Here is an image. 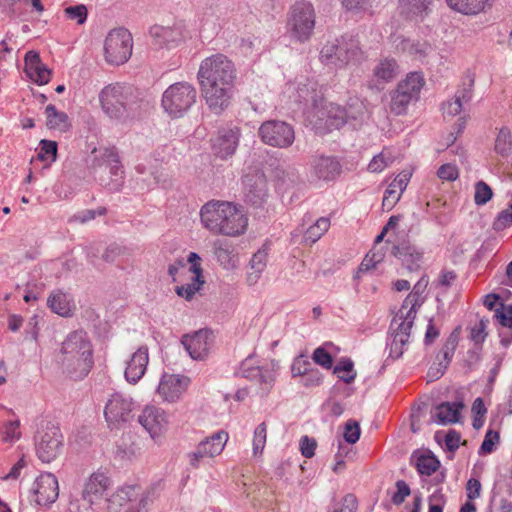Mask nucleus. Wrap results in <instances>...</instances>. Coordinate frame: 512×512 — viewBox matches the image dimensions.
<instances>
[{
  "instance_id": "59",
  "label": "nucleus",
  "mask_w": 512,
  "mask_h": 512,
  "mask_svg": "<svg viewBox=\"0 0 512 512\" xmlns=\"http://www.w3.org/2000/svg\"><path fill=\"white\" fill-rule=\"evenodd\" d=\"M499 441V433L497 431L488 430L484 441L481 444L479 453L480 454H488L491 453L494 449L495 443Z\"/></svg>"
},
{
  "instance_id": "6",
  "label": "nucleus",
  "mask_w": 512,
  "mask_h": 512,
  "mask_svg": "<svg viewBox=\"0 0 512 512\" xmlns=\"http://www.w3.org/2000/svg\"><path fill=\"white\" fill-rule=\"evenodd\" d=\"M315 10L309 2L295 3L288 13L287 31L290 37L300 43L308 41L315 28Z\"/></svg>"
},
{
  "instance_id": "10",
  "label": "nucleus",
  "mask_w": 512,
  "mask_h": 512,
  "mask_svg": "<svg viewBox=\"0 0 512 512\" xmlns=\"http://www.w3.org/2000/svg\"><path fill=\"white\" fill-rule=\"evenodd\" d=\"M363 109V104L358 100L349 104L348 109L330 102L325 103L317 110V117L328 130L339 129L348 119H358L363 113Z\"/></svg>"
},
{
  "instance_id": "63",
  "label": "nucleus",
  "mask_w": 512,
  "mask_h": 512,
  "mask_svg": "<svg viewBox=\"0 0 512 512\" xmlns=\"http://www.w3.org/2000/svg\"><path fill=\"white\" fill-rule=\"evenodd\" d=\"M512 224V212L510 209L501 211L493 223V228L497 231L503 230Z\"/></svg>"
},
{
  "instance_id": "54",
  "label": "nucleus",
  "mask_w": 512,
  "mask_h": 512,
  "mask_svg": "<svg viewBox=\"0 0 512 512\" xmlns=\"http://www.w3.org/2000/svg\"><path fill=\"white\" fill-rule=\"evenodd\" d=\"M323 376L322 373L317 369L313 368L305 375H303L298 383L306 388L319 386L322 382Z\"/></svg>"
},
{
  "instance_id": "36",
  "label": "nucleus",
  "mask_w": 512,
  "mask_h": 512,
  "mask_svg": "<svg viewBox=\"0 0 512 512\" xmlns=\"http://www.w3.org/2000/svg\"><path fill=\"white\" fill-rule=\"evenodd\" d=\"M432 0H400L401 13L410 19H422L428 14Z\"/></svg>"
},
{
  "instance_id": "28",
  "label": "nucleus",
  "mask_w": 512,
  "mask_h": 512,
  "mask_svg": "<svg viewBox=\"0 0 512 512\" xmlns=\"http://www.w3.org/2000/svg\"><path fill=\"white\" fill-rule=\"evenodd\" d=\"M25 71L31 80L39 85L47 84L50 80L51 70L41 62L38 52L28 51L24 58Z\"/></svg>"
},
{
  "instance_id": "27",
  "label": "nucleus",
  "mask_w": 512,
  "mask_h": 512,
  "mask_svg": "<svg viewBox=\"0 0 512 512\" xmlns=\"http://www.w3.org/2000/svg\"><path fill=\"white\" fill-rule=\"evenodd\" d=\"M149 362L148 348L142 346L135 351L127 362L124 372L129 383L136 384L145 374Z\"/></svg>"
},
{
  "instance_id": "9",
  "label": "nucleus",
  "mask_w": 512,
  "mask_h": 512,
  "mask_svg": "<svg viewBox=\"0 0 512 512\" xmlns=\"http://www.w3.org/2000/svg\"><path fill=\"white\" fill-rule=\"evenodd\" d=\"M423 78L418 73H410L401 81L391 93L390 110L395 115H403L407 112L410 103L419 98Z\"/></svg>"
},
{
  "instance_id": "7",
  "label": "nucleus",
  "mask_w": 512,
  "mask_h": 512,
  "mask_svg": "<svg viewBox=\"0 0 512 512\" xmlns=\"http://www.w3.org/2000/svg\"><path fill=\"white\" fill-rule=\"evenodd\" d=\"M196 89L187 82L170 85L163 93L162 106L173 118L182 117L195 103Z\"/></svg>"
},
{
  "instance_id": "19",
  "label": "nucleus",
  "mask_w": 512,
  "mask_h": 512,
  "mask_svg": "<svg viewBox=\"0 0 512 512\" xmlns=\"http://www.w3.org/2000/svg\"><path fill=\"white\" fill-rule=\"evenodd\" d=\"M244 198L254 207H260L268 197L267 179L262 172L247 174L243 178Z\"/></svg>"
},
{
  "instance_id": "55",
  "label": "nucleus",
  "mask_w": 512,
  "mask_h": 512,
  "mask_svg": "<svg viewBox=\"0 0 512 512\" xmlns=\"http://www.w3.org/2000/svg\"><path fill=\"white\" fill-rule=\"evenodd\" d=\"M489 324V319L481 318L474 327L471 328V339L474 343L480 344L484 342L487 336V326Z\"/></svg>"
},
{
  "instance_id": "33",
  "label": "nucleus",
  "mask_w": 512,
  "mask_h": 512,
  "mask_svg": "<svg viewBox=\"0 0 512 512\" xmlns=\"http://www.w3.org/2000/svg\"><path fill=\"white\" fill-rule=\"evenodd\" d=\"M99 157H101L103 161L107 163V168H109L111 176L114 177L112 180V189L118 190L121 186V180L123 178V167L120 163L118 154L113 149L104 148L100 151Z\"/></svg>"
},
{
  "instance_id": "40",
  "label": "nucleus",
  "mask_w": 512,
  "mask_h": 512,
  "mask_svg": "<svg viewBox=\"0 0 512 512\" xmlns=\"http://www.w3.org/2000/svg\"><path fill=\"white\" fill-rule=\"evenodd\" d=\"M427 285L428 278L424 275L418 280V282L413 287V291L403 301V308L407 309L409 307L417 310V308H419L423 303L421 296L426 290Z\"/></svg>"
},
{
  "instance_id": "1",
  "label": "nucleus",
  "mask_w": 512,
  "mask_h": 512,
  "mask_svg": "<svg viewBox=\"0 0 512 512\" xmlns=\"http://www.w3.org/2000/svg\"><path fill=\"white\" fill-rule=\"evenodd\" d=\"M198 79L208 107L217 114L227 109L236 79L234 63L223 54L207 57L200 64Z\"/></svg>"
},
{
  "instance_id": "45",
  "label": "nucleus",
  "mask_w": 512,
  "mask_h": 512,
  "mask_svg": "<svg viewBox=\"0 0 512 512\" xmlns=\"http://www.w3.org/2000/svg\"><path fill=\"white\" fill-rule=\"evenodd\" d=\"M512 150L511 132L507 127H502L495 140V151L502 155L507 156Z\"/></svg>"
},
{
  "instance_id": "25",
  "label": "nucleus",
  "mask_w": 512,
  "mask_h": 512,
  "mask_svg": "<svg viewBox=\"0 0 512 512\" xmlns=\"http://www.w3.org/2000/svg\"><path fill=\"white\" fill-rule=\"evenodd\" d=\"M210 336L211 332L201 329L193 335H184L181 343L191 358L195 360H202L208 355L211 345L209 341Z\"/></svg>"
},
{
  "instance_id": "47",
  "label": "nucleus",
  "mask_w": 512,
  "mask_h": 512,
  "mask_svg": "<svg viewBox=\"0 0 512 512\" xmlns=\"http://www.w3.org/2000/svg\"><path fill=\"white\" fill-rule=\"evenodd\" d=\"M439 460L433 455H421L418 457L416 466L420 474L430 476L439 467Z\"/></svg>"
},
{
  "instance_id": "57",
  "label": "nucleus",
  "mask_w": 512,
  "mask_h": 512,
  "mask_svg": "<svg viewBox=\"0 0 512 512\" xmlns=\"http://www.w3.org/2000/svg\"><path fill=\"white\" fill-rule=\"evenodd\" d=\"M64 11L68 18L76 20L78 24L85 23L87 19L88 12L85 5L80 4L76 6H70L67 7Z\"/></svg>"
},
{
  "instance_id": "3",
  "label": "nucleus",
  "mask_w": 512,
  "mask_h": 512,
  "mask_svg": "<svg viewBox=\"0 0 512 512\" xmlns=\"http://www.w3.org/2000/svg\"><path fill=\"white\" fill-rule=\"evenodd\" d=\"M58 362L64 373L74 380L85 378L91 371L93 346L86 332L79 330L67 335L62 342Z\"/></svg>"
},
{
  "instance_id": "34",
  "label": "nucleus",
  "mask_w": 512,
  "mask_h": 512,
  "mask_svg": "<svg viewBox=\"0 0 512 512\" xmlns=\"http://www.w3.org/2000/svg\"><path fill=\"white\" fill-rule=\"evenodd\" d=\"M48 307L56 314L68 317L72 314L74 303L72 299L64 292L53 291L47 299Z\"/></svg>"
},
{
  "instance_id": "39",
  "label": "nucleus",
  "mask_w": 512,
  "mask_h": 512,
  "mask_svg": "<svg viewBox=\"0 0 512 512\" xmlns=\"http://www.w3.org/2000/svg\"><path fill=\"white\" fill-rule=\"evenodd\" d=\"M45 113L47 117L46 125L49 129L61 132L68 130L70 124L68 115L65 112L58 111L54 105L49 104L45 108Z\"/></svg>"
},
{
  "instance_id": "22",
  "label": "nucleus",
  "mask_w": 512,
  "mask_h": 512,
  "mask_svg": "<svg viewBox=\"0 0 512 512\" xmlns=\"http://www.w3.org/2000/svg\"><path fill=\"white\" fill-rule=\"evenodd\" d=\"M140 488L137 486H124L107 496L102 501L97 512H122L127 504L137 498Z\"/></svg>"
},
{
  "instance_id": "12",
  "label": "nucleus",
  "mask_w": 512,
  "mask_h": 512,
  "mask_svg": "<svg viewBox=\"0 0 512 512\" xmlns=\"http://www.w3.org/2000/svg\"><path fill=\"white\" fill-rule=\"evenodd\" d=\"M258 135L262 142L268 146L285 149L295 140L294 128L280 120H268L261 124Z\"/></svg>"
},
{
  "instance_id": "37",
  "label": "nucleus",
  "mask_w": 512,
  "mask_h": 512,
  "mask_svg": "<svg viewBox=\"0 0 512 512\" xmlns=\"http://www.w3.org/2000/svg\"><path fill=\"white\" fill-rule=\"evenodd\" d=\"M448 6L463 14H477L490 6L493 0H446Z\"/></svg>"
},
{
  "instance_id": "32",
  "label": "nucleus",
  "mask_w": 512,
  "mask_h": 512,
  "mask_svg": "<svg viewBox=\"0 0 512 512\" xmlns=\"http://www.w3.org/2000/svg\"><path fill=\"white\" fill-rule=\"evenodd\" d=\"M494 317L503 328L499 332L501 344L507 347L512 342V306L501 304L500 308L495 309Z\"/></svg>"
},
{
  "instance_id": "48",
  "label": "nucleus",
  "mask_w": 512,
  "mask_h": 512,
  "mask_svg": "<svg viewBox=\"0 0 512 512\" xmlns=\"http://www.w3.org/2000/svg\"><path fill=\"white\" fill-rule=\"evenodd\" d=\"M313 368V364L309 361V359L305 355L301 354L297 356L292 362L291 376L292 378H301Z\"/></svg>"
},
{
  "instance_id": "26",
  "label": "nucleus",
  "mask_w": 512,
  "mask_h": 512,
  "mask_svg": "<svg viewBox=\"0 0 512 512\" xmlns=\"http://www.w3.org/2000/svg\"><path fill=\"white\" fill-rule=\"evenodd\" d=\"M311 175L324 181L334 180L341 172L339 161L332 156L317 155L310 163Z\"/></svg>"
},
{
  "instance_id": "50",
  "label": "nucleus",
  "mask_w": 512,
  "mask_h": 512,
  "mask_svg": "<svg viewBox=\"0 0 512 512\" xmlns=\"http://www.w3.org/2000/svg\"><path fill=\"white\" fill-rule=\"evenodd\" d=\"M267 428L265 423L259 424L254 431L253 437V454L260 455L266 444Z\"/></svg>"
},
{
  "instance_id": "30",
  "label": "nucleus",
  "mask_w": 512,
  "mask_h": 512,
  "mask_svg": "<svg viewBox=\"0 0 512 512\" xmlns=\"http://www.w3.org/2000/svg\"><path fill=\"white\" fill-rule=\"evenodd\" d=\"M417 310L414 308L404 309L403 305L399 309L398 313L394 316L391 322V328L393 330V335L398 336L399 334H403L405 341H409L410 331L413 326Z\"/></svg>"
},
{
  "instance_id": "29",
  "label": "nucleus",
  "mask_w": 512,
  "mask_h": 512,
  "mask_svg": "<svg viewBox=\"0 0 512 512\" xmlns=\"http://www.w3.org/2000/svg\"><path fill=\"white\" fill-rule=\"evenodd\" d=\"M411 174L403 171L397 175L394 181L388 186L385 191L382 206L386 210H391L399 201L401 194L406 189L410 180Z\"/></svg>"
},
{
  "instance_id": "51",
  "label": "nucleus",
  "mask_w": 512,
  "mask_h": 512,
  "mask_svg": "<svg viewBox=\"0 0 512 512\" xmlns=\"http://www.w3.org/2000/svg\"><path fill=\"white\" fill-rule=\"evenodd\" d=\"M105 213H106L105 208H98L97 210L86 209V210L79 211L78 213L71 216L69 219V222L85 224V223L95 219V217L97 215L102 216Z\"/></svg>"
},
{
  "instance_id": "13",
  "label": "nucleus",
  "mask_w": 512,
  "mask_h": 512,
  "mask_svg": "<svg viewBox=\"0 0 512 512\" xmlns=\"http://www.w3.org/2000/svg\"><path fill=\"white\" fill-rule=\"evenodd\" d=\"M240 375L252 382H255V394L264 398L271 392L275 383V373L268 365L255 366L252 358L245 359L240 366Z\"/></svg>"
},
{
  "instance_id": "2",
  "label": "nucleus",
  "mask_w": 512,
  "mask_h": 512,
  "mask_svg": "<svg viewBox=\"0 0 512 512\" xmlns=\"http://www.w3.org/2000/svg\"><path fill=\"white\" fill-rule=\"evenodd\" d=\"M202 225L211 233L237 237L245 233L248 218L240 206L227 201H209L200 210Z\"/></svg>"
},
{
  "instance_id": "23",
  "label": "nucleus",
  "mask_w": 512,
  "mask_h": 512,
  "mask_svg": "<svg viewBox=\"0 0 512 512\" xmlns=\"http://www.w3.org/2000/svg\"><path fill=\"white\" fill-rule=\"evenodd\" d=\"M239 138L240 129L238 127L222 128L213 140V151L220 158L226 159L235 153Z\"/></svg>"
},
{
  "instance_id": "60",
  "label": "nucleus",
  "mask_w": 512,
  "mask_h": 512,
  "mask_svg": "<svg viewBox=\"0 0 512 512\" xmlns=\"http://www.w3.org/2000/svg\"><path fill=\"white\" fill-rule=\"evenodd\" d=\"M360 427L355 421L349 420L345 425L344 439L350 444H354L359 440Z\"/></svg>"
},
{
  "instance_id": "49",
  "label": "nucleus",
  "mask_w": 512,
  "mask_h": 512,
  "mask_svg": "<svg viewBox=\"0 0 512 512\" xmlns=\"http://www.w3.org/2000/svg\"><path fill=\"white\" fill-rule=\"evenodd\" d=\"M392 162V155L388 151L383 150L380 154L373 157L368 165V169L374 173L381 172L390 164H392Z\"/></svg>"
},
{
  "instance_id": "38",
  "label": "nucleus",
  "mask_w": 512,
  "mask_h": 512,
  "mask_svg": "<svg viewBox=\"0 0 512 512\" xmlns=\"http://www.w3.org/2000/svg\"><path fill=\"white\" fill-rule=\"evenodd\" d=\"M267 250L259 249L250 261V268L247 272V282L249 285H254L260 278L261 273L264 271L267 263Z\"/></svg>"
},
{
  "instance_id": "61",
  "label": "nucleus",
  "mask_w": 512,
  "mask_h": 512,
  "mask_svg": "<svg viewBox=\"0 0 512 512\" xmlns=\"http://www.w3.org/2000/svg\"><path fill=\"white\" fill-rule=\"evenodd\" d=\"M437 175L442 180L455 181L459 176V172L455 165L447 163L440 166Z\"/></svg>"
},
{
  "instance_id": "17",
  "label": "nucleus",
  "mask_w": 512,
  "mask_h": 512,
  "mask_svg": "<svg viewBox=\"0 0 512 512\" xmlns=\"http://www.w3.org/2000/svg\"><path fill=\"white\" fill-rule=\"evenodd\" d=\"M133 402L119 393H115L107 401L104 415L109 426L117 427L132 417Z\"/></svg>"
},
{
  "instance_id": "53",
  "label": "nucleus",
  "mask_w": 512,
  "mask_h": 512,
  "mask_svg": "<svg viewBox=\"0 0 512 512\" xmlns=\"http://www.w3.org/2000/svg\"><path fill=\"white\" fill-rule=\"evenodd\" d=\"M313 361L325 369H331L333 366V358L331 354L321 346L314 350L312 355Z\"/></svg>"
},
{
  "instance_id": "56",
  "label": "nucleus",
  "mask_w": 512,
  "mask_h": 512,
  "mask_svg": "<svg viewBox=\"0 0 512 512\" xmlns=\"http://www.w3.org/2000/svg\"><path fill=\"white\" fill-rule=\"evenodd\" d=\"M41 149L38 154L40 160H52L56 159L57 154V144L54 141L50 140H41L40 142Z\"/></svg>"
},
{
  "instance_id": "14",
  "label": "nucleus",
  "mask_w": 512,
  "mask_h": 512,
  "mask_svg": "<svg viewBox=\"0 0 512 512\" xmlns=\"http://www.w3.org/2000/svg\"><path fill=\"white\" fill-rule=\"evenodd\" d=\"M228 438V433L221 430L201 441L197 445L195 451L189 455L190 464L193 467H198L202 459L213 458L220 455L228 441Z\"/></svg>"
},
{
  "instance_id": "20",
  "label": "nucleus",
  "mask_w": 512,
  "mask_h": 512,
  "mask_svg": "<svg viewBox=\"0 0 512 512\" xmlns=\"http://www.w3.org/2000/svg\"><path fill=\"white\" fill-rule=\"evenodd\" d=\"M138 422L154 440L164 433L168 424L164 410L152 405L142 410L138 416Z\"/></svg>"
},
{
  "instance_id": "64",
  "label": "nucleus",
  "mask_w": 512,
  "mask_h": 512,
  "mask_svg": "<svg viewBox=\"0 0 512 512\" xmlns=\"http://www.w3.org/2000/svg\"><path fill=\"white\" fill-rule=\"evenodd\" d=\"M357 509V499L353 494H347L340 507H335L333 512H355Z\"/></svg>"
},
{
  "instance_id": "41",
  "label": "nucleus",
  "mask_w": 512,
  "mask_h": 512,
  "mask_svg": "<svg viewBox=\"0 0 512 512\" xmlns=\"http://www.w3.org/2000/svg\"><path fill=\"white\" fill-rule=\"evenodd\" d=\"M330 221L328 218L321 217L313 225H311L304 234V242L314 244L329 229Z\"/></svg>"
},
{
  "instance_id": "18",
  "label": "nucleus",
  "mask_w": 512,
  "mask_h": 512,
  "mask_svg": "<svg viewBox=\"0 0 512 512\" xmlns=\"http://www.w3.org/2000/svg\"><path fill=\"white\" fill-rule=\"evenodd\" d=\"M149 33L156 44L166 47L177 46L187 37L186 27L182 21H176L169 26L154 25Z\"/></svg>"
},
{
  "instance_id": "16",
  "label": "nucleus",
  "mask_w": 512,
  "mask_h": 512,
  "mask_svg": "<svg viewBox=\"0 0 512 512\" xmlns=\"http://www.w3.org/2000/svg\"><path fill=\"white\" fill-rule=\"evenodd\" d=\"M111 485L110 478L103 472L93 473L85 483L82 493L83 499L94 509L101 506L102 501L108 496V489Z\"/></svg>"
},
{
  "instance_id": "5",
  "label": "nucleus",
  "mask_w": 512,
  "mask_h": 512,
  "mask_svg": "<svg viewBox=\"0 0 512 512\" xmlns=\"http://www.w3.org/2000/svg\"><path fill=\"white\" fill-rule=\"evenodd\" d=\"M362 52L357 40L353 38L336 39L323 45L320 51V61L326 65L343 68L361 59Z\"/></svg>"
},
{
  "instance_id": "11",
  "label": "nucleus",
  "mask_w": 512,
  "mask_h": 512,
  "mask_svg": "<svg viewBox=\"0 0 512 512\" xmlns=\"http://www.w3.org/2000/svg\"><path fill=\"white\" fill-rule=\"evenodd\" d=\"M64 437L58 426L47 425L35 437V448L38 458L43 463L54 461L63 451Z\"/></svg>"
},
{
  "instance_id": "46",
  "label": "nucleus",
  "mask_w": 512,
  "mask_h": 512,
  "mask_svg": "<svg viewBox=\"0 0 512 512\" xmlns=\"http://www.w3.org/2000/svg\"><path fill=\"white\" fill-rule=\"evenodd\" d=\"M214 254L224 268L229 269L236 266L232 252L228 247L223 246L220 241L214 243Z\"/></svg>"
},
{
  "instance_id": "21",
  "label": "nucleus",
  "mask_w": 512,
  "mask_h": 512,
  "mask_svg": "<svg viewBox=\"0 0 512 512\" xmlns=\"http://www.w3.org/2000/svg\"><path fill=\"white\" fill-rule=\"evenodd\" d=\"M190 379L186 376L164 374L157 388L159 396L167 402H176L186 391Z\"/></svg>"
},
{
  "instance_id": "43",
  "label": "nucleus",
  "mask_w": 512,
  "mask_h": 512,
  "mask_svg": "<svg viewBox=\"0 0 512 512\" xmlns=\"http://www.w3.org/2000/svg\"><path fill=\"white\" fill-rule=\"evenodd\" d=\"M204 284L203 276L193 275L189 283L176 286L175 292L179 297L191 300L196 292H198Z\"/></svg>"
},
{
  "instance_id": "62",
  "label": "nucleus",
  "mask_w": 512,
  "mask_h": 512,
  "mask_svg": "<svg viewBox=\"0 0 512 512\" xmlns=\"http://www.w3.org/2000/svg\"><path fill=\"white\" fill-rule=\"evenodd\" d=\"M316 447H317V442L315 439L310 438L306 435L300 439V451L304 457H306V458L313 457L315 454Z\"/></svg>"
},
{
  "instance_id": "42",
  "label": "nucleus",
  "mask_w": 512,
  "mask_h": 512,
  "mask_svg": "<svg viewBox=\"0 0 512 512\" xmlns=\"http://www.w3.org/2000/svg\"><path fill=\"white\" fill-rule=\"evenodd\" d=\"M398 65L394 59L386 58L374 68V75L385 82L391 81L397 74Z\"/></svg>"
},
{
  "instance_id": "58",
  "label": "nucleus",
  "mask_w": 512,
  "mask_h": 512,
  "mask_svg": "<svg viewBox=\"0 0 512 512\" xmlns=\"http://www.w3.org/2000/svg\"><path fill=\"white\" fill-rule=\"evenodd\" d=\"M125 252V247L120 246L118 244H111L104 250L102 254V259L106 263H113L119 256L124 255Z\"/></svg>"
},
{
  "instance_id": "35",
  "label": "nucleus",
  "mask_w": 512,
  "mask_h": 512,
  "mask_svg": "<svg viewBox=\"0 0 512 512\" xmlns=\"http://www.w3.org/2000/svg\"><path fill=\"white\" fill-rule=\"evenodd\" d=\"M464 407L462 402H443L436 407L434 417L439 424L456 423L460 418V410Z\"/></svg>"
},
{
  "instance_id": "52",
  "label": "nucleus",
  "mask_w": 512,
  "mask_h": 512,
  "mask_svg": "<svg viewBox=\"0 0 512 512\" xmlns=\"http://www.w3.org/2000/svg\"><path fill=\"white\" fill-rule=\"evenodd\" d=\"M493 192L484 181H478L475 184L474 201L477 205H484L492 198Z\"/></svg>"
},
{
  "instance_id": "31",
  "label": "nucleus",
  "mask_w": 512,
  "mask_h": 512,
  "mask_svg": "<svg viewBox=\"0 0 512 512\" xmlns=\"http://www.w3.org/2000/svg\"><path fill=\"white\" fill-rule=\"evenodd\" d=\"M456 346H457V341L455 338L450 337L446 341V343L444 344L441 351L438 353V355L436 357V360H437L436 366L430 367V369H429L428 375L432 379H438L444 374L446 368L448 367V365L454 355Z\"/></svg>"
},
{
  "instance_id": "15",
  "label": "nucleus",
  "mask_w": 512,
  "mask_h": 512,
  "mask_svg": "<svg viewBox=\"0 0 512 512\" xmlns=\"http://www.w3.org/2000/svg\"><path fill=\"white\" fill-rule=\"evenodd\" d=\"M31 492L37 505L50 506L59 496L56 476L49 472L40 474L34 481Z\"/></svg>"
},
{
  "instance_id": "8",
  "label": "nucleus",
  "mask_w": 512,
  "mask_h": 512,
  "mask_svg": "<svg viewBox=\"0 0 512 512\" xmlns=\"http://www.w3.org/2000/svg\"><path fill=\"white\" fill-rule=\"evenodd\" d=\"M133 39L125 28L111 30L104 41V56L111 65H122L132 55Z\"/></svg>"
},
{
  "instance_id": "44",
  "label": "nucleus",
  "mask_w": 512,
  "mask_h": 512,
  "mask_svg": "<svg viewBox=\"0 0 512 512\" xmlns=\"http://www.w3.org/2000/svg\"><path fill=\"white\" fill-rule=\"evenodd\" d=\"M333 373L343 382L350 384L356 377V371L354 370V363L349 358L341 359L338 364L334 367Z\"/></svg>"
},
{
  "instance_id": "4",
  "label": "nucleus",
  "mask_w": 512,
  "mask_h": 512,
  "mask_svg": "<svg viewBox=\"0 0 512 512\" xmlns=\"http://www.w3.org/2000/svg\"><path fill=\"white\" fill-rule=\"evenodd\" d=\"M99 101L108 117L124 121L135 115L141 107L142 97L140 90L131 85L113 83L100 91Z\"/></svg>"
},
{
  "instance_id": "24",
  "label": "nucleus",
  "mask_w": 512,
  "mask_h": 512,
  "mask_svg": "<svg viewBox=\"0 0 512 512\" xmlns=\"http://www.w3.org/2000/svg\"><path fill=\"white\" fill-rule=\"evenodd\" d=\"M391 254L398 258L409 271H417L421 267L423 251L409 241H402L393 245Z\"/></svg>"
}]
</instances>
